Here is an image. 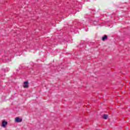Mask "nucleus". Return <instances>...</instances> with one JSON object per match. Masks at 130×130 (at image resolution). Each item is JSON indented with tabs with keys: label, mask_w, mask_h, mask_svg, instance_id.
<instances>
[{
	"label": "nucleus",
	"mask_w": 130,
	"mask_h": 130,
	"mask_svg": "<svg viewBox=\"0 0 130 130\" xmlns=\"http://www.w3.org/2000/svg\"><path fill=\"white\" fill-rule=\"evenodd\" d=\"M23 88H28L29 87V82L28 81H24L23 82Z\"/></svg>",
	"instance_id": "1"
},
{
	"label": "nucleus",
	"mask_w": 130,
	"mask_h": 130,
	"mask_svg": "<svg viewBox=\"0 0 130 130\" xmlns=\"http://www.w3.org/2000/svg\"><path fill=\"white\" fill-rule=\"evenodd\" d=\"M7 124H8V122L7 121H2V126H3V127H6V126H7Z\"/></svg>",
	"instance_id": "2"
},
{
	"label": "nucleus",
	"mask_w": 130,
	"mask_h": 130,
	"mask_svg": "<svg viewBox=\"0 0 130 130\" xmlns=\"http://www.w3.org/2000/svg\"><path fill=\"white\" fill-rule=\"evenodd\" d=\"M15 121L16 122H22V119L19 117H16L15 118Z\"/></svg>",
	"instance_id": "3"
},
{
	"label": "nucleus",
	"mask_w": 130,
	"mask_h": 130,
	"mask_svg": "<svg viewBox=\"0 0 130 130\" xmlns=\"http://www.w3.org/2000/svg\"><path fill=\"white\" fill-rule=\"evenodd\" d=\"M107 38H108L107 36L105 35V36L102 38V39L103 41H105V40H106V39H107Z\"/></svg>",
	"instance_id": "4"
},
{
	"label": "nucleus",
	"mask_w": 130,
	"mask_h": 130,
	"mask_svg": "<svg viewBox=\"0 0 130 130\" xmlns=\"http://www.w3.org/2000/svg\"><path fill=\"white\" fill-rule=\"evenodd\" d=\"M103 118H104V119H107V118H108V115H107V114H104V115H103Z\"/></svg>",
	"instance_id": "5"
}]
</instances>
